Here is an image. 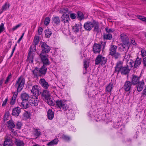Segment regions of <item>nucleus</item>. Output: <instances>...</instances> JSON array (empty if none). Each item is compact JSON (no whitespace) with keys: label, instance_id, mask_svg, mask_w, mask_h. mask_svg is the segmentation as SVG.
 <instances>
[{"label":"nucleus","instance_id":"nucleus-22","mask_svg":"<svg viewBox=\"0 0 146 146\" xmlns=\"http://www.w3.org/2000/svg\"><path fill=\"white\" fill-rule=\"evenodd\" d=\"M120 38L123 43H129V38L126 34H121L120 35Z\"/></svg>","mask_w":146,"mask_h":146},{"label":"nucleus","instance_id":"nucleus-54","mask_svg":"<svg viewBox=\"0 0 146 146\" xmlns=\"http://www.w3.org/2000/svg\"><path fill=\"white\" fill-rule=\"evenodd\" d=\"M84 68L86 70L87 68L88 67V64L87 62L86 61H84Z\"/></svg>","mask_w":146,"mask_h":146},{"label":"nucleus","instance_id":"nucleus-1","mask_svg":"<svg viewBox=\"0 0 146 146\" xmlns=\"http://www.w3.org/2000/svg\"><path fill=\"white\" fill-rule=\"evenodd\" d=\"M129 70L128 67L123 66V63L121 61L118 62L116 64L115 67V72H117V74L121 73L123 75H126L128 74Z\"/></svg>","mask_w":146,"mask_h":146},{"label":"nucleus","instance_id":"nucleus-48","mask_svg":"<svg viewBox=\"0 0 146 146\" xmlns=\"http://www.w3.org/2000/svg\"><path fill=\"white\" fill-rule=\"evenodd\" d=\"M50 18L49 17H46L45 19L44 24L46 26L47 25L50 23Z\"/></svg>","mask_w":146,"mask_h":146},{"label":"nucleus","instance_id":"nucleus-13","mask_svg":"<svg viewBox=\"0 0 146 146\" xmlns=\"http://www.w3.org/2000/svg\"><path fill=\"white\" fill-rule=\"evenodd\" d=\"M36 45L33 44V46H31L30 48V50L28 55V59L29 60H31V62H33V59L34 57L33 55H31V52H34L36 49Z\"/></svg>","mask_w":146,"mask_h":146},{"label":"nucleus","instance_id":"nucleus-8","mask_svg":"<svg viewBox=\"0 0 146 146\" xmlns=\"http://www.w3.org/2000/svg\"><path fill=\"white\" fill-rule=\"evenodd\" d=\"M45 54L40 53L39 55L41 62L43 63V65H49L50 64V62L47 58V55H45Z\"/></svg>","mask_w":146,"mask_h":146},{"label":"nucleus","instance_id":"nucleus-39","mask_svg":"<svg viewBox=\"0 0 146 146\" xmlns=\"http://www.w3.org/2000/svg\"><path fill=\"white\" fill-rule=\"evenodd\" d=\"M112 88L113 84L110 83L106 87V92L107 93L109 92L110 93Z\"/></svg>","mask_w":146,"mask_h":146},{"label":"nucleus","instance_id":"nucleus-62","mask_svg":"<svg viewBox=\"0 0 146 146\" xmlns=\"http://www.w3.org/2000/svg\"><path fill=\"white\" fill-rule=\"evenodd\" d=\"M24 33H23L22 35L21 36V37L17 41V42L18 43H19L21 40L22 39L23 36H24Z\"/></svg>","mask_w":146,"mask_h":146},{"label":"nucleus","instance_id":"nucleus-5","mask_svg":"<svg viewBox=\"0 0 146 146\" xmlns=\"http://www.w3.org/2000/svg\"><path fill=\"white\" fill-rule=\"evenodd\" d=\"M107 62V58L105 57L102 56L101 54L98 55L96 57L95 60L96 65L99 64L101 65H104Z\"/></svg>","mask_w":146,"mask_h":146},{"label":"nucleus","instance_id":"nucleus-61","mask_svg":"<svg viewBox=\"0 0 146 146\" xmlns=\"http://www.w3.org/2000/svg\"><path fill=\"white\" fill-rule=\"evenodd\" d=\"M8 99L7 98H6L5 100L3 102L2 104V106L3 107H4L5 106V105H6L7 102V101Z\"/></svg>","mask_w":146,"mask_h":146},{"label":"nucleus","instance_id":"nucleus-15","mask_svg":"<svg viewBox=\"0 0 146 146\" xmlns=\"http://www.w3.org/2000/svg\"><path fill=\"white\" fill-rule=\"evenodd\" d=\"M132 83L129 81H126L124 83L123 88L126 92H129L131 88Z\"/></svg>","mask_w":146,"mask_h":146},{"label":"nucleus","instance_id":"nucleus-58","mask_svg":"<svg viewBox=\"0 0 146 146\" xmlns=\"http://www.w3.org/2000/svg\"><path fill=\"white\" fill-rule=\"evenodd\" d=\"M68 9L66 7L63 8L62 9V11L64 13H68Z\"/></svg>","mask_w":146,"mask_h":146},{"label":"nucleus","instance_id":"nucleus-41","mask_svg":"<svg viewBox=\"0 0 146 146\" xmlns=\"http://www.w3.org/2000/svg\"><path fill=\"white\" fill-rule=\"evenodd\" d=\"M52 22L56 24H58L60 23V20L58 17H55L52 18Z\"/></svg>","mask_w":146,"mask_h":146},{"label":"nucleus","instance_id":"nucleus-29","mask_svg":"<svg viewBox=\"0 0 146 146\" xmlns=\"http://www.w3.org/2000/svg\"><path fill=\"white\" fill-rule=\"evenodd\" d=\"M10 6V5L9 3H8L7 2L5 3V4L2 7L0 13H2L4 11H5L8 9Z\"/></svg>","mask_w":146,"mask_h":146},{"label":"nucleus","instance_id":"nucleus-11","mask_svg":"<svg viewBox=\"0 0 146 146\" xmlns=\"http://www.w3.org/2000/svg\"><path fill=\"white\" fill-rule=\"evenodd\" d=\"M129 48V43H123L120 44L119 49L120 51H124L126 53L128 50Z\"/></svg>","mask_w":146,"mask_h":146},{"label":"nucleus","instance_id":"nucleus-35","mask_svg":"<svg viewBox=\"0 0 146 146\" xmlns=\"http://www.w3.org/2000/svg\"><path fill=\"white\" fill-rule=\"evenodd\" d=\"M17 94V92H14L11 101V104L13 105L15 104Z\"/></svg>","mask_w":146,"mask_h":146},{"label":"nucleus","instance_id":"nucleus-59","mask_svg":"<svg viewBox=\"0 0 146 146\" xmlns=\"http://www.w3.org/2000/svg\"><path fill=\"white\" fill-rule=\"evenodd\" d=\"M129 65L130 66H129L131 67H133V64H134V62L132 60H131L129 62Z\"/></svg>","mask_w":146,"mask_h":146},{"label":"nucleus","instance_id":"nucleus-4","mask_svg":"<svg viewBox=\"0 0 146 146\" xmlns=\"http://www.w3.org/2000/svg\"><path fill=\"white\" fill-rule=\"evenodd\" d=\"M42 96L44 98L46 101L50 105H52L53 102L51 100L50 93L47 90H44L41 94Z\"/></svg>","mask_w":146,"mask_h":146},{"label":"nucleus","instance_id":"nucleus-40","mask_svg":"<svg viewBox=\"0 0 146 146\" xmlns=\"http://www.w3.org/2000/svg\"><path fill=\"white\" fill-rule=\"evenodd\" d=\"M40 37L37 36H35L34 37V40L33 42V44L36 45H37L39 41Z\"/></svg>","mask_w":146,"mask_h":146},{"label":"nucleus","instance_id":"nucleus-42","mask_svg":"<svg viewBox=\"0 0 146 146\" xmlns=\"http://www.w3.org/2000/svg\"><path fill=\"white\" fill-rule=\"evenodd\" d=\"M112 35L110 33L104 34V39L110 40L112 38Z\"/></svg>","mask_w":146,"mask_h":146},{"label":"nucleus","instance_id":"nucleus-30","mask_svg":"<svg viewBox=\"0 0 146 146\" xmlns=\"http://www.w3.org/2000/svg\"><path fill=\"white\" fill-rule=\"evenodd\" d=\"M68 111H69V113L67 112L66 113L68 114V119L71 120L73 119L74 117V112L72 111V110H69Z\"/></svg>","mask_w":146,"mask_h":146},{"label":"nucleus","instance_id":"nucleus-25","mask_svg":"<svg viewBox=\"0 0 146 146\" xmlns=\"http://www.w3.org/2000/svg\"><path fill=\"white\" fill-rule=\"evenodd\" d=\"M141 58L137 57L134 63V67L136 68H139L141 63Z\"/></svg>","mask_w":146,"mask_h":146},{"label":"nucleus","instance_id":"nucleus-64","mask_svg":"<svg viewBox=\"0 0 146 146\" xmlns=\"http://www.w3.org/2000/svg\"><path fill=\"white\" fill-rule=\"evenodd\" d=\"M143 93L144 95L146 96V86H145V88L143 91Z\"/></svg>","mask_w":146,"mask_h":146},{"label":"nucleus","instance_id":"nucleus-47","mask_svg":"<svg viewBox=\"0 0 146 146\" xmlns=\"http://www.w3.org/2000/svg\"><path fill=\"white\" fill-rule=\"evenodd\" d=\"M96 92H95V91L94 90L91 89V90L89 91L88 92V95L90 94V96H93L94 95H96Z\"/></svg>","mask_w":146,"mask_h":146},{"label":"nucleus","instance_id":"nucleus-16","mask_svg":"<svg viewBox=\"0 0 146 146\" xmlns=\"http://www.w3.org/2000/svg\"><path fill=\"white\" fill-rule=\"evenodd\" d=\"M31 93L35 96H38L40 92L39 90V87L37 85L33 86L31 90Z\"/></svg>","mask_w":146,"mask_h":146},{"label":"nucleus","instance_id":"nucleus-50","mask_svg":"<svg viewBox=\"0 0 146 146\" xmlns=\"http://www.w3.org/2000/svg\"><path fill=\"white\" fill-rule=\"evenodd\" d=\"M4 25L3 23H1L0 25V34L5 29Z\"/></svg>","mask_w":146,"mask_h":146},{"label":"nucleus","instance_id":"nucleus-17","mask_svg":"<svg viewBox=\"0 0 146 146\" xmlns=\"http://www.w3.org/2000/svg\"><path fill=\"white\" fill-rule=\"evenodd\" d=\"M101 45L98 44H95L93 46V51L95 53H99L101 50Z\"/></svg>","mask_w":146,"mask_h":146},{"label":"nucleus","instance_id":"nucleus-57","mask_svg":"<svg viewBox=\"0 0 146 146\" xmlns=\"http://www.w3.org/2000/svg\"><path fill=\"white\" fill-rule=\"evenodd\" d=\"M42 29L41 27H40L38 30V34L39 35H41L42 33Z\"/></svg>","mask_w":146,"mask_h":146},{"label":"nucleus","instance_id":"nucleus-2","mask_svg":"<svg viewBox=\"0 0 146 146\" xmlns=\"http://www.w3.org/2000/svg\"><path fill=\"white\" fill-rule=\"evenodd\" d=\"M25 79L22 76L19 77L16 80L15 86L16 87L18 92H20L23 88L25 84Z\"/></svg>","mask_w":146,"mask_h":146},{"label":"nucleus","instance_id":"nucleus-12","mask_svg":"<svg viewBox=\"0 0 146 146\" xmlns=\"http://www.w3.org/2000/svg\"><path fill=\"white\" fill-rule=\"evenodd\" d=\"M145 81V80L144 79L136 84V88L138 92H140L143 90Z\"/></svg>","mask_w":146,"mask_h":146},{"label":"nucleus","instance_id":"nucleus-18","mask_svg":"<svg viewBox=\"0 0 146 146\" xmlns=\"http://www.w3.org/2000/svg\"><path fill=\"white\" fill-rule=\"evenodd\" d=\"M70 19L69 15L67 13H63L61 17V21L64 23H68Z\"/></svg>","mask_w":146,"mask_h":146},{"label":"nucleus","instance_id":"nucleus-33","mask_svg":"<svg viewBox=\"0 0 146 146\" xmlns=\"http://www.w3.org/2000/svg\"><path fill=\"white\" fill-rule=\"evenodd\" d=\"M14 143L17 146H24V143L22 141L16 138H15Z\"/></svg>","mask_w":146,"mask_h":146},{"label":"nucleus","instance_id":"nucleus-27","mask_svg":"<svg viewBox=\"0 0 146 146\" xmlns=\"http://www.w3.org/2000/svg\"><path fill=\"white\" fill-rule=\"evenodd\" d=\"M54 113L52 110L49 109L47 111V116L48 118L50 120H52L54 117Z\"/></svg>","mask_w":146,"mask_h":146},{"label":"nucleus","instance_id":"nucleus-31","mask_svg":"<svg viewBox=\"0 0 146 146\" xmlns=\"http://www.w3.org/2000/svg\"><path fill=\"white\" fill-rule=\"evenodd\" d=\"M12 143V141L10 139L6 138L4 142V146H11Z\"/></svg>","mask_w":146,"mask_h":146},{"label":"nucleus","instance_id":"nucleus-14","mask_svg":"<svg viewBox=\"0 0 146 146\" xmlns=\"http://www.w3.org/2000/svg\"><path fill=\"white\" fill-rule=\"evenodd\" d=\"M94 26V25L93 23L89 21L85 23L84 25V28L86 30L88 31H91Z\"/></svg>","mask_w":146,"mask_h":146},{"label":"nucleus","instance_id":"nucleus-7","mask_svg":"<svg viewBox=\"0 0 146 146\" xmlns=\"http://www.w3.org/2000/svg\"><path fill=\"white\" fill-rule=\"evenodd\" d=\"M56 103L57 107L60 109H62L64 111H67L68 108V106L62 100H57Z\"/></svg>","mask_w":146,"mask_h":146},{"label":"nucleus","instance_id":"nucleus-44","mask_svg":"<svg viewBox=\"0 0 146 146\" xmlns=\"http://www.w3.org/2000/svg\"><path fill=\"white\" fill-rule=\"evenodd\" d=\"M34 133L35 135L37 137L40 136L41 135V133L39 130L37 129H34Z\"/></svg>","mask_w":146,"mask_h":146},{"label":"nucleus","instance_id":"nucleus-32","mask_svg":"<svg viewBox=\"0 0 146 146\" xmlns=\"http://www.w3.org/2000/svg\"><path fill=\"white\" fill-rule=\"evenodd\" d=\"M58 141V139L56 138L48 143L47 145L48 146H53L57 144Z\"/></svg>","mask_w":146,"mask_h":146},{"label":"nucleus","instance_id":"nucleus-55","mask_svg":"<svg viewBox=\"0 0 146 146\" xmlns=\"http://www.w3.org/2000/svg\"><path fill=\"white\" fill-rule=\"evenodd\" d=\"M17 46V44H16L15 45V46H14V48L12 50V51L11 53V54L9 57L10 58H11L15 50V47Z\"/></svg>","mask_w":146,"mask_h":146},{"label":"nucleus","instance_id":"nucleus-24","mask_svg":"<svg viewBox=\"0 0 146 146\" xmlns=\"http://www.w3.org/2000/svg\"><path fill=\"white\" fill-rule=\"evenodd\" d=\"M82 27V25L79 23L75 24V25L73 26L72 29L74 32L77 33L79 31L80 29H81Z\"/></svg>","mask_w":146,"mask_h":146},{"label":"nucleus","instance_id":"nucleus-37","mask_svg":"<svg viewBox=\"0 0 146 146\" xmlns=\"http://www.w3.org/2000/svg\"><path fill=\"white\" fill-rule=\"evenodd\" d=\"M45 37L49 38L51 35L52 32V31L49 29H46L44 31Z\"/></svg>","mask_w":146,"mask_h":146},{"label":"nucleus","instance_id":"nucleus-51","mask_svg":"<svg viewBox=\"0 0 146 146\" xmlns=\"http://www.w3.org/2000/svg\"><path fill=\"white\" fill-rule=\"evenodd\" d=\"M138 18L143 21L146 22V17L143 16L138 15L137 16Z\"/></svg>","mask_w":146,"mask_h":146},{"label":"nucleus","instance_id":"nucleus-10","mask_svg":"<svg viewBox=\"0 0 146 146\" xmlns=\"http://www.w3.org/2000/svg\"><path fill=\"white\" fill-rule=\"evenodd\" d=\"M42 51L40 53L45 54L48 53L50 51V47L45 43L43 42L41 45Z\"/></svg>","mask_w":146,"mask_h":146},{"label":"nucleus","instance_id":"nucleus-23","mask_svg":"<svg viewBox=\"0 0 146 146\" xmlns=\"http://www.w3.org/2000/svg\"><path fill=\"white\" fill-rule=\"evenodd\" d=\"M32 73L34 78H38L39 76H41L39 72V68L38 67H36L34 70L32 71Z\"/></svg>","mask_w":146,"mask_h":146},{"label":"nucleus","instance_id":"nucleus-60","mask_svg":"<svg viewBox=\"0 0 146 146\" xmlns=\"http://www.w3.org/2000/svg\"><path fill=\"white\" fill-rule=\"evenodd\" d=\"M143 63L144 67L146 68V57H145L143 59Z\"/></svg>","mask_w":146,"mask_h":146},{"label":"nucleus","instance_id":"nucleus-3","mask_svg":"<svg viewBox=\"0 0 146 146\" xmlns=\"http://www.w3.org/2000/svg\"><path fill=\"white\" fill-rule=\"evenodd\" d=\"M117 46L115 45H110L109 49V55H111L115 59H118L120 57L121 55L117 52Z\"/></svg>","mask_w":146,"mask_h":146},{"label":"nucleus","instance_id":"nucleus-28","mask_svg":"<svg viewBox=\"0 0 146 146\" xmlns=\"http://www.w3.org/2000/svg\"><path fill=\"white\" fill-rule=\"evenodd\" d=\"M46 70L47 68L44 65H43L40 69H39V72L40 75H45L46 73Z\"/></svg>","mask_w":146,"mask_h":146},{"label":"nucleus","instance_id":"nucleus-52","mask_svg":"<svg viewBox=\"0 0 146 146\" xmlns=\"http://www.w3.org/2000/svg\"><path fill=\"white\" fill-rule=\"evenodd\" d=\"M105 30L106 32L108 33H112L114 31V30L113 29H111L110 28H109L108 27H107L106 28Z\"/></svg>","mask_w":146,"mask_h":146},{"label":"nucleus","instance_id":"nucleus-34","mask_svg":"<svg viewBox=\"0 0 146 146\" xmlns=\"http://www.w3.org/2000/svg\"><path fill=\"white\" fill-rule=\"evenodd\" d=\"M21 98L22 100H28V99L29 100L31 97L29 96L28 94L24 93L21 94Z\"/></svg>","mask_w":146,"mask_h":146},{"label":"nucleus","instance_id":"nucleus-9","mask_svg":"<svg viewBox=\"0 0 146 146\" xmlns=\"http://www.w3.org/2000/svg\"><path fill=\"white\" fill-rule=\"evenodd\" d=\"M30 105L33 106H36L38 105V100L37 96H33L30 98L29 100Z\"/></svg>","mask_w":146,"mask_h":146},{"label":"nucleus","instance_id":"nucleus-19","mask_svg":"<svg viewBox=\"0 0 146 146\" xmlns=\"http://www.w3.org/2000/svg\"><path fill=\"white\" fill-rule=\"evenodd\" d=\"M39 83L42 87L45 89H47L49 86V85L47 82L43 78H41Z\"/></svg>","mask_w":146,"mask_h":146},{"label":"nucleus","instance_id":"nucleus-26","mask_svg":"<svg viewBox=\"0 0 146 146\" xmlns=\"http://www.w3.org/2000/svg\"><path fill=\"white\" fill-rule=\"evenodd\" d=\"M29 103V102L28 100H22L21 103V105L20 106L23 109H26L28 108L30 106Z\"/></svg>","mask_w":146,"mask_h":146},{"label":"nucleus","instance_id":"nucleus-21","mask_svg":"<svg viewBox=\"0 0 146 146\" xmlns=\"http://www.w3.org/2000/svg\"><path fill=\"white\" fill-rule=\"evenodd\" d=\"M20 112V108L18 107H17L13 109L12 111V114L13 116H17L19 115Z\"/></svg>","mask_w":146,"mask_h":146},{"label":"nucleus","instance_id":"nucleus-6","mask_svg":"<svg viewBox=\"0 0 146 146\" xmlns=\"http://www.w3.org/2000/svg\"><path fill=\"white\" fill-rule=\"evenodd\" d=\"M6 126L8 129L11 131L14 135L16 136L17 132L14 130L13 129L15 128V126L14 121L12 119L9 120L7 122Z\"/></svg>","mask_w":146,"mask_h":146},{"label":"nucleus","instance_id":"nucleus-45","mask_svg":"<svg viewBox=\"0 0 146 146\" xmlns=\"http://www.w3.org/2000/svg\"><path fill=\"white\" fill-rule=\"evenodd\" d=\"M141 50V55L142 57H144L146 56V50L144 48H140Z\"/></svg>","mask_w":146,"mask_h":146},{"label":"nucleus","instance_id":"nucleus-53","mask_svg":"<svg viewBox=\"0 0 146 146\" xmlns=\"http://www.w3.org/2000/svg\"><path fill=\"white\" fill-rule=\"evenodd\" d=\"M21 25H22L21 23H19V24L16 25V26H15L14 27H13L12 29V30L13 31H14L16 30L18 28H19L20 27H21Z\"/></svg>","mask_w":146,"mask_h":146},{"label":"nucleus","instance_id":"nucleus-63","mask_svg":"<svg viewBox=\"0 0 146 146\" xmlns=\"http://www.w3.org/2000/svg\"><path fill=\"white\" fill-rule=\"evenodd\" d=\"M131 42L134 45H136V43L135 42L134 39L133 38L131 39Z\"/></svg>","mask_w":146,"mask_h":146},{"label":"nucleus","instance_id":"nucleus-36","mask_svg":"<svg viewBox=\"0 0 146 146\" xmlns=\"http://www.w3.org/2000/svg\"><path fill=\"white\" fill-rule=\"evenodd\" d=\"M94 31L96 32L97 33H98L100 31L99 23L98 22H95L94 23Z\"/></svg>","mask_w":146,"mask_h":146},{"label":"nucleus","instance_id":"nucleus-56","mask_svg":"<svg viewBox=\"0 0 146 146\" xmlns=\"http://www.w3.org/2000/svg\"><path fill=\"white\" fill-rule=\"evenodd\" d=\"M76 15L75 14L71 13L70 14V17L72 19H74L76 18Z\"/></svg>","mask_w":146,"mask_h":146},{"label":"nucleus","instance_id":"nucleus-49","mask_svg":"<svg viewBox=\"0 0 146 146\" xmlns=\"http://www.w3.org/2000/svg\"><path fill=\"white\" fill-rule=\"evenodd\" d=\"M12 78L11 74H10L7 77L6 80L5 81V83L6 84H7L10 81V79Z\"/></svg>","mask_w":146,"mask_h":146},{"label":"nucleus","instance_id":"nucleus-38","mask_svg":"<svg viewBox=\"0 0 146 146\" xmlns=\"http://www.w3.org/2000/svg\"><path fill=\"white\" fill-rule=\"evenodd\" d=\"M121 123L118 122L114 123H113V126L115 128L117 129L120 128V129L121 130L122 128L121 127Z\"/></svg>","mask_w":146,"mask_h":146},{"label":"nucleus","instance_id":"nucleus-43","mask_svg":"<svg viewBox=\"0 0 146 146\" xmlns=\"http://www.w3.org/2000/svg\"><path fill=\"white\" fill-rule=\"evenodd\" d=\"M15 125V127L19 129H21V126L22 125L21 123L19 121H17Z\"/></svg>","mask_w":146,"mask_h":146},{"label":"nucleus","instance_id":"nucleus-20","mask_svg":"<svg viewBox=\"0 0 146 146\" xmlns=\"http://www.w3.org/2000/svg\"><path fill=\"white\" fill-rule=\"evenodd\" d=\"M139 77H138L135 75H132V77L131 78V83L133 85L137 84L140 82Z\"/></svg>","mask_w":146,"mask_h":146},{"label":"nucleus","instance_id":"nucleus-46","mask_svg":"<svg viewBox=\"0 0 146 146\" xmlns=\"http://www.w3.org/2000/svg\"><path fill=\"white\" fill-rule=\"evenodd\" d=\"M78 18L80 20L84 19V15L82 13L81 11H78L77 13Z\"/></svg>","mask_w":146,"mask_h":146}]
</instances>
